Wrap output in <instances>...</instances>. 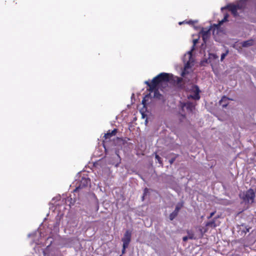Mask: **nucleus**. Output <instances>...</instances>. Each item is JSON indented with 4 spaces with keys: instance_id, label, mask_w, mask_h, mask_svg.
<instances>
[{
    "instance_id": "15",
    "label": "nucleus",
    "mask_w": 256,
    "mask_h": 256,
    "mask_svg": "<svg viewBox=\"0 0 256 256\" xmlns=\"http://www.w3.org/2000/svg\"><path fill=\"white\" fill-rule=\"evenodd\" d=\"M228 53V50H227L225 53H224L221 56L220 60L222 61L225 57L227 56Z\"/></svg>"
},
{
    "instance_id": "10",
    "label": "nucleus",
    "mask_w": 256,
    "mask_h": 256,
    "mask_svg": "<svg viewBox=\"0 0 256 256\" xmlns=\"http://www.w3.org/2000/svg\"><path fill=\"white\" fill-rule=\"evenodd\" d=\"M90 182V180L86 178H82L80 182V186L83 187L88 186Z\"/></svg>"
},
{
    "instance_id": "3",
    "label": "nucleus",
    "mask_w": 256,
    "mask_h": 256,
    "mask_svg": "<svg viewBox=\"0 0 256 256\" xmlns=\"http://www.w3.org/2000/svg\"><path fill=\"white\" fill-rule=\"evenodd\" d=\"M255 196V192L254 190L251 188L240 194V198L242 200L245 204H251L253 203Z\"/></svg>"
},
{
    "instance_id": "13",
    "label": "nucleus",
    "mask_w": 256,
    "mask_h": 256,
    "mask_svg": "<svg viewBox=\"0 0 256 256\" xmlns=\"http://www.w3.org/2000/svg\"><path fill=\"white\" fill-rule=\"evenodd\" d=\"M188 236L190 239H196L197 238L192 232H188Z\"/></svg>"
},
{
    "instance_id": "2",
    "label": "nucleus",
    "mask_w": 256,
    "mask_h": 256,
    "mask_svg": "<svg viewBox=\"0 0 256 256\" xmlns=\"http://www.w3.org/2000/svg\"><path fill=\"white\" fill-rule=\"evenodd\" d=\"M198 40L195 39L193 40V48L192 49L188 52L186 54H184L183 60L185 63V66L184 70L182 72V76L184 77L185 75L192 72V67L194 66V59L192 58V52L194 48L195 44L198 42Z\"/></svg>"
},
{
    "instance_id": "20",
    "label": "nucleus",
    "mask_w": 256,
    "mask_h": 256,
    "mask_svg": "<svg viewBox=\"0 0 256 256\" xmlns=\"http://www.w3.org/2000/svg\"><path fill=\"white\" fill-rule=\"evenodd\" d=\"M116 129H114L113 130H112L110 133L112 136H114L116 134Z\"/></svg>"
},
{
    "instance_id": "23",
    "label": "nucleus",
    "mask_w": 256,
    "mask_h": 256,
    "mask_svg": "<svg viewBox=\"0 0 256 256\" xmlns=\"http://www.w3.org/2000/svg\"><path fill=\"white\" fill-rule=\"evenodd\" d=\"M146 98H147V96H146V97L144 98V100H142V104H144V106L146 104H145V102H146Z\"/></svg>"
},
{
    "instance_id": "6",
    "label": "nucleus",
    "mask_w": 256,
    "mask_h": 256,
    "mask_svg": "<svg viewBox=\"0 0 256 256\" xmlns=\"http://www.w3.org/2000/svg\"><path fill=\"white\" fill-rule=\"evenodd\" d=\"M228 9L232 12L234 16H236V11L238 9L241 8V6L239 4L237 5H230L228 6Z\"/></svg>"
},
{
    "instance_id": "4",
    "label": "nucleus",
    "mask_w": 256,
    "mask_h": 256,
    "mask_svg": "<svg viewBox=\"0 0 256 256\" xmlns=\"http://www.w3.org/2000/svg\"><path fill=\"white\" fill-rule=\"evenodd\" d=\"M131 238V232L129 230H126L124 234L123 238H122V242H123V247L124 249H126L128 246V244L130 241Z\"/></svg>"
},
{
    "instance_id": "18",
    "label": "nucleus",
    "mask_w": 256,
    "mask_h": 256,
    "mask_svg": "<svg viewBox=\"0 0 256 256\" xmlns=\"http://www.w3.org/2000/svg\"><path fill=\"white\" fill-rule=\"evenodd\" d=\"M112 136L110 132H107L105 134L104 136L106 138H110Z\"/></svg>"
},
{
    "instance_id": "11",
    "label": "nucleus",
    "mask_w": 256,
    "mask_h": 256,
    "mask_svg": "<svg viewBox=\"0 0 256 256\" xmlns=\"http://www.w3.org/2000/svg\"><path fill=\"white\" fill-rule=\"evenodd\" d=\"M254 41L252 40H250L246 41L243 42L242 43V46L244 47H247L253 44Z\"/></svg>"
},
{
    "instance_id": "9",
    "label": "nucleus",
    "mask_w": 256,
    "mask_h": 256,
    "mask_svg": "<svg viewBox=\"0 0 256 256\" xmlns=\"http://www.w3.org/2000/svg\"><path fill=\"white\" fill-rule=\"evenodd\" d=\"M182 107L184 109V108H186L190 112H192L194 108V104L190 102H188L186 104H184Z\"/></svg>"
},
{
    "instance_id": "17",
    "label": "nucleus",
    "mask_w": 256,
    "mask_h": 256,
    "mask_svg": "<svg viewBox=\"0 0 256 256\" xmlns=\"http://www.w3.org/2000/svg\"><path fill=\"white\" fill-rule=\"evenodd\" d=\"M155 158L160 164H162V162L160 160V158L158 154H156Z\"/></svg>"
},
{
    "instance_id": "16",
    "label": "nucleus",
    "mask_w": 256,
    "mask_h": 256,
    "mask_svg": "<svg viewBox=\"0 0 256 256\" xmlns=\"http://www.w3.org/2000/svg\"><path fill=\"white\" fill-rule=\"evenodd\" d=\"M176 212H172V214H171L170 216V219L171 220H172L174 217L176 216Z\"/></svg>"
},
{
    "instance_id": "27",
    "label": "nucleus",
    "mask_w": 256,
    "mask_h": 256,
    "mask_svg": "<svg viewBox=\"0 0 256 256\" xmlns=\"http://www.w3.org/2000/svg\"><path fill=\"white\" fill-rule=\"evenodd\" d=\"M212 56H213L214 58H218V56H216L214 54H212Z\"/></svg>"
},
{
    "instance_id": "21",
    "label": "nucleus",
    "mask_w": 256,
    "mask_h": 256,
    "mask_svg": "<svg viewBox=\"0 0 256 256\" xmlns=\"http://www.w3.org/2000/svg\"><path fill=\"white\" fill-rule=\"evenodd\" d=\"M148 188H145L144 190V196H143V198L144 196L146 195V193L148 192Z\"/></svg>"
},
{
    "instance_id": "24",
    "label": "nucleus",
    "mask_w": 256,
    "mask_h": 256,
    "mask_svg": "<svg viewBox=\"0 0 256 256\" xmlns=\"http://www.w3.org/2000/svg\"><path fill=\"white\" fill-rule=\"evenodd\" d=\"M188 238H189L188 236H184L183 238V240L186 241Z\"/></svg>"
},
{
    "instance_id": "1",
    "label": "nucleus",
    "mask_w": 256,
    "mask_h": 256,
    "mask_svg": "<svg viewBox=\"0 0 256 256\" xmlns=\"http://www.w3.org/2000/svg\"><path fill=\"white\" fill-rule=\"evenodd\" d=\"M173 76L172 74L168 73H161L153 78L151 83L146 81L145 83L149 86L150 92H154V97L160 98L161 94L156 90L157 87L162 86L169 82Z\"/></svg>"
},
{
    "instance_id": "7",
    "label": "nucleus",
    "mask_w": 256,
    "mask_h": 256,
    "mask_svg": "<svg viewBox=\"0 0 256 256\" xmlns=\"http://www.w3.org/2000/svg\"><path fill=\"white\" fill-rule=\"evenodd\" d=\"M201 34L202 36V38L204 42H206V40L208 39L210 36V30H202L201 32Z\"/></svg>"
},
{
    "instance_id": "22",
    "label": "nucleus",
    "mask_w": 256,
    "mask_h": 256,
    "mask_svg": "<svg viewBox=\"0 0 256 256\" xmlns=\"http://www.w3.org/2000/svg\"><path fill=\"white\" fill-rule=\"evenodd\" d=\"M180 208V207H178V206H176V210H174V212H176V214H177L178 211L179 210Z\"/></svg>"
},
{
    "instance_id": "12",
    "label": "nucleus",
    "mask_w": 256,
    "mask_h": 256,
    "mask_svg": "<svg viewBox=\"0 0 256 256\" xmlns=\"http://www.w3.org/2000/svg\"><path fill=\"white\" fill-rule=\"evenodd\" d=\"M207 226L215 228L218 226V224H216L215 221L209 222L206 224Z\"/></svg>"
},
{
    "instance_id": "25",
    "label": "nucleus",
    "mask_w": 256,
    "mask_h": 256,
    "mask_svg": "<svg viewBox=\"0 0 256 256\" xmlns=\"http://www.w3.org/2000/svg\"><path fill=\"white\" fill-rule=\"evenodd\" d=\"M214 212H212L210 214V216L208 217V218H212L214 215Z\"/></svg>"
},
{
    "instance_id": "8",
    "label": "nucleus",
    "mask_w": 256,
    "mask_h": 256,
    "mask_svg": "<svg viewBox=\"0 0 256 256\" xmlns=\"http://www.w3.org/2000/svg\"><path fill=\"white\" fill-rule=\"evenodd\" d=\"M230 99L226 96H223L221 100L220 101V104L223 107H226L228 104Z\"/></svg>"
},
{
    "instance_id": "31",
    "label": "nucleus",
    "mask_w": 256,
    "mask_h": 256,
    "mask_svg": "<svg viewBox=\"0 0 256 256\" xmlns=\"http://www.w3.org/2000/svg\"><path fill=\"white\" fill-rule=\"evenodd\" d=\"M242 0V1L243 0Z\"/></svg>"
},
{
    "instance_id": "19",
    "label": "nucleus",
    "mask_w": 256,
    "mask_h": 256,
    "mask_svg": "<svg viewBox=\"0 0 256 256\" xmlns=\"http://www.w3.org/2000/svg\"><path fill=\"white\" fill-rule=\"evenodd\" d=\"M227 18H228V16L227 15H226L224 18V19L221 20L220 22V24H222L224 22L227 20Z\"/></svg>"
},
{
    "instance_id": "5",
    "label": "nucleus",
    "mask_w": 256,
    "mask_h": 256,
    "mask_svg": "<svg viewBox=\"0 0 256 256\" xmlns=\"http://www.w3.org/2000/svg\"><path fill=\"white\" fill-rule=\"evenodd\" d=\"M191 90L193 94L188 96V98L191 97L194 100H199L200 98V96L199 95L200 91L198 88L196 86H192Z\"/></svg>"
},
{
    "instance_id": "30",
    "label": "nucleus",
    "mask_w": 256,
    "mask_h": 256,
    "mask_svg": "<svg viewBox=\"0 0 256 256\" xmlns=\"http://www.w3.org/2000/svg\"><path fill=\"white\" fill-rule=\"evenodd\" d=\"M224 8H222V10H223Z\"/></svg>"
},
{
    "instance_id": "14",
    "label": "nucleus",
    "mask_w": 256,
    "mask_h": 256,
    "mask_svg": "<svg viewBox=\"0 0 256 256\" xmlns=\"http://www.w3.org/2000/svg\"><path fill=\"white\" fill-rule=\"evenodd\" d=\"M197 21H192V20H189V21H187V22H179V24H184V23H186V24H193L195 22H196Z\"/></svg>"
},
{
    "instance_id": "26",
    "label": "nucleus",
    "mask_w": 256,
    "mask_h": 256,
    "mask_svg": "<svg viewBox=\"0 0 256 256\" xmlns=\"http://www.w3.org/2000/svg\"><path fill=\"white\" fill-rule=\"evenodd\" d=\"M177 79H178V82H181V78H177Z\"/></svg>"
},
{
    "instance_id": "28",
    "label": "nucleus",
    "mask_w": 256,
    "mask_h": 256,
    "mask_svg": "<svg viewBox=\"0 0 256 256\" xmlns=\"http://www.w3.org/2000/svg\"><path fill=\"white\" fill-rule=\"evenodd\" d=\"M125 250H126V249H124V248H122V254H124V253Z\"/></svg>"
},
{
    "instance_id": "29",
    "label": "nucleus",
    "mask_w": 256,
    "mask_h": 256,
    "mask_svg": "<svg viewBox=\"0 0 256 256\" xmlns=\"http://www.w3.org/2000/svg\"><path fill=\"white\" fill-rule=\"evenodd\" d=\"M78 188H79L78 187L76 188V190H74V191H76V190L78 189Z\"/></svg>"
}]
</instances>
